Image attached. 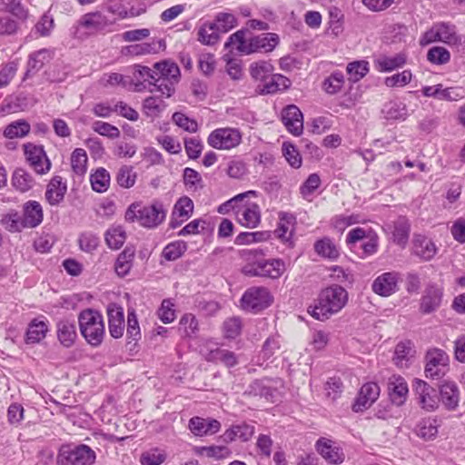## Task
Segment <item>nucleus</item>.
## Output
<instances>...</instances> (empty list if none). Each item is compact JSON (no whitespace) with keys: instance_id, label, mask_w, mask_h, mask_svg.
<instances>
[{"instance_id":"obj_1","label":"nucleus","mask_w":465,"mask_h":465,"mask_svg":"<svg viewBox=\"0 0 465 465\" xmlns=\"http://www.w3.org/2000/svg\"><path fill=\"white\" fill-rule=\"evenodd\" d=\"M348 302L347 291L340 285H331L323 289L313 306L308 312L316 320L325 321L339 312Z\"/></svg>"},{"instance_id":"obj_2","label":"nucleus","mask_w":465,"mask_h":465,"mask_svg":"<svg viewBox=\"0 0 465 465\" xmlns=\"http://www.w3.org/2000/svg\"><path fill=\"white\" fill-rule=\"evenodd\" d=\"M79 328L83 337L92 346H99L105 334L103 315L94 310L83 311L78 317Z\"/></svg>"},{"instance_id":"obj_3","label":"nucleus","mask_w":465,"mask_h":465,"mask_svg":"<svg viewBox=\"0 0 465 465\" xmlns=\"http://www.w3.org/2000/svg\"><path fill=\"white\" fill-rule=\"evenodd\" d=\"M166 216V211L161 203L155 202L151 205L142 206L133 203L125 213V219L129 222L137 220L146 228H154L161 224Z\"/></svg>"},{"instance_id":"obj_4","label":"nucleus","mask_w":465,"mask_h":465,"mask_svg":"<svg viewBox=\"0 0 465 465\" xmlns=\"http://www.w3.org/2000/svg\"><path fill=\"white\" fill-rule=\"evenodd\" d=\"M434 42H441L451 47H459L464 43V40L457 33L454 25L447 22H439L427 30L420 39V45L423 46Z\"/></svg>"},{"instance_id":"obj_5","label":"nucleus","mask_w":465,"mask_h":465,"mask_svg":"<svg viewBox=\"0 0 465 465\" xmlns=\"http://www.w3.org/2000/svg\"><path fill=\"white\" fill-rule=\"evenodd\" d=\"M96 460L95 451L85 444L63 445L56 457L57 465H93Z\"/></svg>"},{"instance_id":"obj_6","label":"nucleus","mask_w":465,"mask_h":465,"mask_svg":"<svg viewBox=\"0 0 465 465\" xmlns=\"http://www.w3.org/2000/svg\"><path fill=\"white\" fill-rule=\"evenodd\" d=\"M272 302V296L267 288L253 286L244 292L241 307L247 312H258L269 307Z\"/></svg>"},{"instance_id":"obj_7","label":"nucleus","mask_w":465,"mask_h":465,"mask_svg":"<svg viewBox=\"0 0 465 465\" xmlns=\"http://www.w3.org/2000/svg\"><path fill=\"white\" fill-rule=\"evenodd\" d=\"M242 140V133L237 128H217L208 136V144L217 150H232L236 148Z\"/></svg>"},{"instance_id":"obj_8","label":"nucleus","mask_w":465,"mask_h":465,"mask_svg":"<svg viewBox=\"0 0 465 465\" xmlns=\"http://www.w3.org/2000/svg\"><path fill=\"white\" fill-rule=\"evenodd\" d=\"M425 360V375L427 378L438 380L442 378L449 371L450 357L441 349L432 348L429 350Z\"/></svg>"},{"instance_id":"obj_9","label":"nucleus","mask_w":465,"mask_h":465,"mask_svg":"<svg viewBox=\"0 0 465 465\" xmlns=\"http://www.w3.org/2000/svg\"><path fill=\"white\" fill-rule=\"evenodd\" d=\"M23 149L26 163L35 173L44 175L50 171L52 163L42 145L27 143Z\"/></svg>"},{"instance_id":"obj_10","label":"nucleus","mask_w":465,"mask_h":465,"mask_svg":"<svg viewBox=\"0 0 465 465\" xmlns=\"http://www.w3.org/2000/svg\"><path fill=\"white\" fill-rule=\"evenodd\" d=\"M114 21L109 20L102 12L95 11L83 15L74 25V35L77 37L81 35V29H85L90 33L102 31L112 25Z\"/></svg>"},{"instance_id":"obj_11","label":"nucleus","mask_w":465,"mask_h":465,"mask_svg":"<svg viewBox=\"0 0 465 465\" xmlns=\"http://www.w3.org/2000/svg\"><path fill=\"white\" fill-rule=\"evenodd\" d=\"M400 273L398 272H388L379 275L372 283V291L382 297H388L398 290Z\"/></svg>"},{"instance_id":"obj_12","label":"nucleus","mask_w":465,"mask_h":465,"mask_svg":"<svg viewBox=\"0 0 465 465\" xmlns=\"http://www.w3.org/2000/svg\"><path fill=\"white\" fill-rule=\"evenodd\" d=\"M413 386L420 407L427 411H434L439 403L436 390L421 380H416Z\"/></svg>"},{"instance_id":"obj_13","label":"nucleus","mask_w":465,"mask_h":465,"mask_svg":"<svg viewBox=\"0 0 465 465\" xmlns=\"http://www.w3.org/2000/svg\"><path fill=\"white\" fill-rule=\"evenodd\" d=\"M279 43V36L273 33L261 34L248 39V49H245V54L252 53H269L272 52Z\"/></svg>"},{"instance_id":"obj_14","label":"nucleus","mask_w":465,"mask_h":465,"mask_svg":"<svg viewBox=\"0 0 465 465\" xmlns=\"http://www.w3.org/2000/svg\"><path fill=\"white\" fill-rule=\"evenodd\" d=\"M282 121L291 134L295 136L302 134L303 130V115L296 105L290 104L282 110Z\"/></svg>"},{"instance_id":"obj_15","label":"nucleus","mask_w":465,"mask_h":465,"mask_svg":"<svg viewBox=\"0 0 465 465\" xmlns=\"http://www.w3.org/2000/svg\"><path fill=\"white\" fill-rule=\"evenodd\" d=\"M188 428L195 436L203 437L217 433L221 430V423L215 419L195 416L190 419Z\"/></svg>"},{"instance_id":"obj_16","label":"nucleus","mask_w":465,"mask_h":465,"mask_svg":"<svg viewBox=\"0 0 465 465\" xmlns=\"http://www.w3.org/2000/svg\"><path fill=\"white\" fill-rule=\"evenodd\" d=\"M107 316L110 335L114 339L121 338L124 331V309L115 303H111L107 307Z\"/></svg>"},{"instance_id":"obj_17","label":"nucleus","mask_w":465,"mask_h":465,"mask_svg":"<svg viewBox=\"0 0 465 465\" xmlns=\"http://www.w3.org/2000/svg\"><path fill=\"white\" fill-rule=\"evenodd\" d=\"M56 335L59 342L64 347H72L77 337L74 320L69 318L60 319L56 322Z\"/></svg>"},{"instance_id":"obj_18","label":"nucleus","mask_w":465,"mask_h":465,"mask_svg":"<svg viewBox=\"0 0 465 465\" xmlns=\"http://www.w3.org/2000/svg\"><path fill=\"white\" fill-rule=\"evenodd\" d=\"M279 218L280 221L274 233L283 243L292 246V236L296 218L293 214L289 213H281Z\"/></svg>"},{"instance_id":"obj_19","label":"nucleus","mask_w":465,"mask_h":465,"mask_svg":"<svg viewBox=\"0 0 465 465\" xmlns=\"http://www.w3.org/2000/svg\"><path fill=\"white\" fill-rule=\"evenodd\" d=\"M388 391L391 401L397 406L405 402L409 392L406 381L400 375H392L389 378Z\"/></svg>"},{"instance_id":"obj_20","label":"nucleus","mask_w":465,"mask_h":465,"mask_svg":"<svg viewBox=\"0 0 465 465\" xmlns=\"http://www.w3.org/2000/svg\"><path fill=\"white\" fill-rule=\"evenodd\" d=\"M193 212V202L188 196L181 197L174 204L170 225L172 228L180 226L188 220Z\"/></svg>"},{"instance_id":"obj_21","label":"nucleus","mask_w":465,"mask_h":465,"mask_svg":"<svg viewBox=\"0 0 465 465\" xmlns=\"http://www.w3.org/2000/svg\"><path fill=\"white\" fill-rule=\"evenodd\" d=\"M380 387L375 382H368L361 386L359 396L353 405L355 411L369 408L379 397Z\"/></svg>"},{"instance_id":"obj_22","label":"nucleus","mask_w":465,"mask_h":465,"mask_svg":"<svg viewBox=\"0 0 465 465\" xmlns=\"http://www.w3.org/2000/svg\"><path fill=\"white\" fill-rule=\"evenodd\" d=\"M315 448L321 456L333 464H341L344 460L343 452L334 446L332 441L326 438H321L316 441Z\"/></svg>"},{"instance_id":"obj_23","label":"nucleus","mask_w":465,"mask_h":465,"mask_svg":"<svg viewBox=\"0 0 465 465\" xmlns=\"http://www.w3.org/2000/svg\"><path fill=\"white\" fill-rule=\"evenodd\" d=\"M239 223L248 228H256L261 222L260 207L256 203H246L236 211Z\"/></svg>"},{"instance_id":"obj_24","label":"nucleus","mask_w":465,"mask_h":465,"mask_svg":"<svg viewBox=\"0 0 465 465\" xmlns=\"http://www.w3.org/2000/svg\"><path fill=\"white\" fill-rule=\"evenodd\" d=\"M44 219L42 205L36 201H28L23 207L24 226L27 228H35Z\"/></svg>"},{"instance_id":"obj_25","label":"nucleus","mask_w":465,"mask_h":465,"mask_svg":"<svg viewBox=\"0 0 465 465\" xmlns=\"http://www.w3.org/2000/svg\"><path fill=\"white\" fill-rule=\"evenodd\" d=\"M442 290L437 286H428L420 300V310L423 313H430L436 311L441 303Z\"/></svg>"},{"instance_id":"obj_26","label":"nucleus","mask_w":465,"mask_h":465,"mask_svg":"<svg viewBox=\"0 0 465 465\" xmlns=\"http://www.w3.org/2000/svg\"><path fill=\"white\" fill-rule=\"evenodd\" d=\"M67 186L61 176H54L47 185L45 199L51 205H58L64 198Z\"/></svg>"},{"instance_id":"obj_27","label":"nucleus","mask_w":465,"mask_h":465,"mask_svg":"<svg viewBox=\"0 0 465 465\" xmlns=\"http://www.w3.org/2000/svg\"><path fill=\"white\" fill-rule=\"evenodd\" d=\"M413 252L420 259L429 261L435 256L437 248L430 238L417 234L413 238Z\"/></svg>"},{"instance_id":"obj_28","label":"nucleus","mask_w":465,"mask_h":465,"mask_svg":"<svg viewBox=\"0 0 465 465\" xmlns=\"http://www.w3.org/2000/svg\"><path fill=\"white\" fill-rule=\"evenodd\" d=\"M254 433V427L246 423L232 426L221 436L223 442L229 443L236 440H249Z\"/></svg>"},{"instance_id":"obj_29","label":"nucleus","mask_w":465,"mask_h":465,"mask_svg":"<svg viewBox=\"0 0 465 465\" xmlns=\"http://www.w3.org/2000/svg\"><path fill=\"white\" fill-rule=\"evenodd\" d=\"M165 47L163 40H153L150 43H139L126 46L125 54L132 56H142L151 54H157Z\"/></svg>"},{"instance_id":"obj_30","label":"nucleus","mask_w":465,"mask_h":465,"mask_svg":"<svg viewBox=\"0 0 465 465\" xmlns=\"http://www.w3.org/2000/svg\"><path fill=\"white\" fill-rule=\"evenodd\" d=\"M155 69V81H172L178 83L180 80V69L175 63L169 61H163L154 64Z\"/></svg>"},{"instance_id":"obj_31","label":"nucleus","mask_w":465,"mask_h":465,"mask_svg":"<svg viewBox=\"0 0 465 465\" xmlns=\"http://www.w3.org/2000/svg\"><path fill=\"white\" fill-rule=\"evenodd\" d=\"M314 252L322 258L336 261L340 257V250L334 241L329 237L317 240L313 245Z\"/></svg>"},{"instance_id":"obj_32","label":"nucleus","mask_w":465,"mask_h":465,"mask_svg":"<svg viewBox=\"0 0 465 465\" xmlns=\"http://www.w3.org/2000/svg\"><path fill=\"white\" fill-rule=\"evenodd\" d=\"M50 59L51 52L48 49H41L32 53L28 57L27 69L24 80L30 78L37 73Z\"/></svg>"},{"instance_id":"obj_33","label":"nucleus","mask_w":465,"mask_h":465,"mask_svg":"<svg viewBox=\"0 0 465 465\" xmlns=\"http://www.w3.org/2000/svg\"><path fill=\"white\" fill-rule=\"evenodd\" d=\"M291 85V81L279 74H271L267 79L262 83L259 87L261 93L263 94H275L279 91H283Z\"/></svg>"},{"instance_id":"obj_34","label":"nucleus","mask_w":465,"mask_h":465,"mask_svg":"<svg viewBox=\"0 0 465 465\" xmlns=\"http://www.w3.org/2000/svg\"><path fill=\"white\" fill-rule=\"evenodd\" d=\"M11 183L16 191L25 193L35 186V181L29 172L16 168L12 174Z\"/></svg>"},{"instance_id":"obj_35","label":"nucleus","mask_w":465,"mask_h":465,"mask_svg":"<svg viewBox=\"0 0 465 465\" xmlns=\"http://www.w3.org/2000/svg\"><path fill=\"white\" fill-rule=\"evenodd\" d=\"M261 275L270 279L280 278L286 270L285 262L281 259L261 260Z\"/></svg>"},{"instance_id":"obj_36","label":"nucleus","mask_w":465,"mask_h":465,"mask_svg":"<svg viewBox=\"0 0 465 465\" xmlns=\"http://www.w3.org/2000/svg\"><path fill=\"white\" fill-rule=\"evenodd\" d=\"M441 401L449 410L457 408L460 401V391L456 383L446 381L440 386V390Z\"/></svg>"},{"instance_id":"obj_37","label":"nucleus","mask_w":465,"mask_h":465,"mask_svg":"<svg viewBox=\"0 0 465 465\" xmlns=\"http://www.w3.org/2000/svg\"><path fill=\"white\" fill-rule=\"evenodd\" d=\"M382 114L388 120L404 121L409 116L406 104L400 100H392L386 103L382 108Z\"/></svg>"},{"instance_id":"obj_38","label":"nucleus","mask_w":465,"mask_h":465,"mask_svg":"<svg viewBox=\"0 0 465 465\" xmlns=\"http://www.w3.org/2000/svg\"><path fill=\"white\" fill-rule=\"evenodd\" d=\"M204 358L208 361L221 362L228 368L233 367L238 363L234 352L220 348L210 350L204 354Z\"/></svg>"},{"instance_id":"obj_39","label":"nucleus","mask_w":465,"mask_h":465,"mask_svg":"<svg viewBox=\"0 0 465 465\" xmlns=\"http://www.w3.org/2000/svg\"><path fill=\"white\" fill-rule=\"evenodd\" d=\"M135 254V249L134 246L128 245L124 250L118 255L115 262V272L119 276H125L129 273L133 261Z\"/></svg>"},{"instance_id":"obj_40","label":"nucleus","mask_w":465,"mask_h":465,"mask_svg":"<svg viewBox=\"0 0 465 465\" xmlns=\"http://www.w3.org/2000/svg\"><path fill=\"white\" fill-rule=\"evenodd\" d=\"M48 331L47 321L35 319L28 326L26 331V343L40 342Z\"/></svg>"},{"instance_id":"obj_41","label":"nucleus","mask_w":465,"mask_h":465,"mask_svg":"<svg viewBox=\"0 0 465 465\" xmlns=\"http://www.w3.org/2000/svg\"><path fill=\"white\" fill-rule=\"evenodd\" d=\"M414 352L410 341H401L396 345L393 361L401 368L407 367L410 360L414 356Z\"/></svg>"},{"instance_id":"obj_42","label":"nucleus","mask_w":465,"mask_h":465,"mask_svg":"<svg viewBox=\"0 0 465 465\" xmlns=\"http://www.w3.org/2000/svg\"><path fill=\"white\" fill-rule=\"evenodd\" d=\"M104 239L110 249L118 250L126 240V232L122 226L113 225L105 232Z\"/></svg>"},{"instance_id":"obj_43","label":"nucleus","mask_w":465,"mask_h":465,"mask_svg":"<svg viewBox=\"0 0 465 465\" xmlns=\"http://www.w3.org/2000/svg\"><path fill=\"white\" fill-rule=\"evenodd\" d=\"M406 57L402 54L394 56H381L375 60L376 69L380 72H390L403 66Z\"/></svg>"},{"instance_id":"obj_44","label":"nucleus","mask_w":465,"mask_h":465,"mask_svg":"<svg viewBox=\"0 0 465 465\" xmlns=\"http://www.w3.org/2000/svg\"><path fill=\"white\" fill-rule=\"evenodd\" d=\"M111 177L109 172L103 167L95 170L90 175V183L94 191L97 193H104L110 186Z\"/></svg>"},{"instance_id":"obj_45","label":"nucleus","mask_w":465,"mask_h":465,"mask_svg":"<svg viewBox=\"0 0 465 465\" xmlns=\"http://www.w3.org/2000/svg\"><path fill=\"white\" fill-rule=\"evenodd\" d=\"M0 10L12 14L20 20H26L29 11L25 8L22 0H0Z\"/></svg>"},{"instance_id":"obj_46","label":"nucleus","mask_w":465,"mask_h":465,"mask_svg":"<svg viewBox=\"0 0 465 465\" xmlns=\"http://www.w3.org/2000/svg\"><path fill=\"white\" fill-rule=\"evenodd\" d=\"M410 233V223L407 219L400 217L393 225V241L398 245L404 247L408 242Z\"/></svg>"},{"instance_id":"obj_47","label":"nucleus","mask_w":465,"mask_h":465,"mask_svg":"<svg viewBox=\"0 0 465 465\" xmlns=\"http://www.w3.org/2000/svg\"><path fill=\"white\" fill-rule=\"evenodd\" d=\"M104 9L115 15L118 19H124L126 17H133L139 15V12H136L134 8L127 9L126 6L121 2L117 0H109L104 4Z\"/></svg>"},{"instance_id":"obj_48","label":"nucleus","mask_w":465,"mask_h":465,"mask_svg":"<svg viewBox=\"0 0 465 465\" xmlns=\"http://www.w3.org/2000/svg\"><path fill=\"white\" fill-rule=\"evenodd\" d=\"M219 34L214 24L204 23L198 30V40L203 45H213L219 41Z\"/></svg>"},{"instance_id":"obj_49","label":"nucleus","mask_w":465,"mask_h":465,"mask_svg":"<svg viewBox=\"0 0 465 465\" xmlns=\"http://www.w3.org/2000/svg\"><path fill=\"white\" fill-rule=\"evenodd\" d=\"M137 179V173L133 166L123 165L119 168L115 180L122 188H131L134 185Z\"/></svg>"},{"instance_id":"obj_50","label":"nucleus","mask_w":465,"mask_h":465,"mask_svg":"<svg viewBox=\"0 0 465 465\" xmlns=\"http://www.w3.org/2000/svg\"><path fill=\"white\" fill-rule=\"evenodd\" d=\"M155 70H152L151 68L143 65H135L134 77L137 81L135 84V91H142L145 86L143 82H148L151 85V82L155 81Z\"/></svg>"},{"instance_id":"obj_51","label":"nucleus","mask_w":465,"mask_h":465,"mask_svg":"<svg viewBox=\"0 0 465 465\" xmlns=\"http://www.w3.org/2000/svg\"><path fill=\"white\" fill-rule=\"evenodd\" d=\"M30 132V124L25 120H18L9 124L5 131L4 136L8 139L25 137Z\"/></svg>"},{"instance_id":"obj_52","label":"nucleus","mask_w":465,"mask_h":465,"mask_svg":"<svg viewBox=\"0 0 465 465\" xmlns=\"http://www.w3.org/2000/svg\"><path fill=\"white\" fill-rule=\"evenodd\" d=\"M166 104L162 99L155 96H149L143 100V112L151 118L158 117L164 110Z\"/></svg>"},{"instance_id":"obj_53","label":"nucleus","mask_w":465,"mask_h":465,"mask_svg":"<svg viewBox=\"0 0 465 465\" xmlns=\"http://www.w3.org/2000/svg\"><path fill=\"white\" fill-rule=\"evenodd\" d=\"M272 71L273 66L266 61L255 62L250 65L251 76L261 83H263L272 74Z\"/></svg>"},{"instance_id":"obj_54","label":"nucleus","mask_w":465,"mask_h":465,"mask_svg":"<svg viewBox=\"0 0 465 465\" xmlns=\"http://www.w3.org/2000/svg\"><path fill=\"white\" fill-rule=\"evenodd\" d=\"M183 178L184 185L189 191L195 192L203 187V181L201 174L193 168H184Z\"/></svg>"},{"instance_id":"obj_55","label":"nucleus","mask_w":465,"mask_h":465,"mask_svg":"<svg viewBox=\"0 0 465 465\" xmlns=\"http://www.w3.org/2000/svg\"><path fill=\"white\" fill-rule=\"evenodd\" d=\"M220 33H227L236 26L237 20L232 13L221 12L215 16V21L212 22Z\"/></svg>"},{"instance_id":"obj_56","label":"nucleus","mask_w":465,"mask_h":465,"mask_svg":"<svg viewBox=\"0 0 465 465\" xmlns=\"http://www.w3.org/2000/svg\"><path fill=\"white\" fill-rule=\"evenodd\" d=\"M1 224L12 232H19L25 227L23 218L16 211L13 210L3 215Z\"/></svg>"},{"instance_id":"obj_57","label":"nucleus","mask_w":465,"mask_h":465,"mask_svg":"<svg viewBox=\"0 0 465 465\" xmlns=\"http://www.w3.org/2000/svg\"><path fill=\"white\" fill-rule=\"evenodd\" d=\"M344 84V76L341 72H333L323 82V89L330 94H334L340 92Z\"/></svg>"},{"instance_id":"obj_58","label":"nucleus","mask_w":465,"mask_h":465,"mask_svg":"<svg viewBox=\"0 0 465 465\" xmlns=\"http://www.w3.org/2000/svg\"><path fill=\"white\" fill-rule=\"evenodd\" d=\"M87 155L84 149H75L71 156V166L73 171L83 175L86 172Z\"/></svg>"},{"instance_id":"obj_59","label":"nucleus","mask_w":465,"mask_h":465,"mask_svg":"<svg viewBox=\"0 0 465 465\" xmlns=\"http://www.w3.org/2000/svg\"><path fill=\"white\" fill-rule=\"evenodd\" d=\"M225 48L235 49L239 53L245 54V49H248V40L245 39V32L239 30L232 34L224 45Z\"/></svg>"},{"instance_id":"obj_60","label":"nucleus","mask_w":465,"mask_h":465,"mask_svg":"<svg viewBox=\"0 0 465 465\" xmlns=\"http://www.w3.org/2000/svg\"><path fill=\"white\" fill-rule=\"evenodd\" d=\"M268 232H241L235 238V243L238 245L251 244L254 242H264L269 239Z\"/></svg>"},{"instance_id":"obj_61","label":"nucleus","mask_w":465,"mask_h":465,"mask_svg":"<svg viewBox=\"0 0 465 465\" xmlns=\"http://www.w3.org/2000/svg\"><path fill=\"white\" fill-rule=\"evenodd\" d=\"M427 59L434 64H445L450 60V53L443 46H433L428 51Z\"/></svg>"},{"instance_id":"obj_62","label":"nucleus","mask_w":465,"mask_h":465,"mask_svg":"<svg viewBox=\"0 0 465 465\" xmlns=\"http://www.w3.org/2000/svg\"><path fill=\"white\" fill-rule=\"evenodd\" d=\"M369 64L366 61H355L347 65V72L350 75V80L358 82L369 72Z\"/></svg>"},{"instance_id":"obj_63","label":"nucleus","mask_w":465,"mask_h":465,"mask_svg":"<svg viewBox=\"0 0 465 465\" xmlns=\"http://www.w3.org/2000/svg\"><path fill=\"white\" fill-rule=\"evenodd\" d=\"M321 183V178L317 173H311L300 187V193L304 199L311 200L310 197L320 187Z\"/></svg>"},{"instance_id":"obj_64","label":"nucleus","mask_w":465,"mask_h":465,"mask_svg":"<svg viewBox=\"0 0 465 465\" xmlns=\"http://www.w3.org/2000/svg\"><path fill=\"white\" fill-rule=\"evenodd\" d=\"M416 434L426 440H432L438 433L437 426L430 420L420 421L415 428Z\"/></svg>"}]
</instances>
